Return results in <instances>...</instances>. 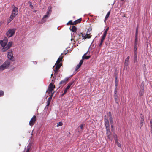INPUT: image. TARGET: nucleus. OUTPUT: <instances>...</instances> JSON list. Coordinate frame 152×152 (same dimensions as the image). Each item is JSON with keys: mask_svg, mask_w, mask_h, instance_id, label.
Listing matches in <instances>:
<instances>
[{"mask_svg": "<svg viewBox=\"0 0 152 152\" xmlns=\"http://www.w3.org/2000/svg\"><path fill=\"white\" fill-rule=\"evenodd\" d=\"M10 64V62L9 60H7L1 65L0 66V72L2 71L7 68Z\"/></svg>", "mask_w": 152, "mask_h": 152, "instance_id": "obj_1", "label": "nucleus"}, {"mask_svg": "<svg viewBox=\"0 0 152 152\" xmlns=\"http://www.w3.org/2000/svg\"><path fill=\"white\" fill-rule=\"evenodd\" d=\"M16 30V29L15 28L10 29L6 33L7 36L8 38L12 37L14 34Z\"/></svg>", "mask_w": 152, "mask_h": 152, "instance_id": "obj_2", "label": "nucleus"}, {"mask_svg": "<svg viewBox=\"0 0 152 152\" xmlns=\"http://www.w3.org/2000/svg\"><path fill=\"white\" fill-rule=\"evenodd\" d=\"M18 10L17 7L14 6L13 8L12 11V13L11 15L12 16L14 17L18 14Z\"/></svg>", "mask_w": 152, "mask_h": 152, "instance_id": "obj_3", "label": "nucleus"}, {"mask_svg": "<svg viewBox=\"0 0 152 152\" xmlns=\"http://www.w3.org/2000/svg\"><path fill=\"white\" fill-rule=\"evenodd\" d=\"M8 42V39L6 37H5L3 40H0V44L1 46L4 48L6 46Z\"/></svg>", "mask_w": 152, "mask_h": 152, "instance_id": "obj_4", "label": "nucleus"}, {"mask_svg": "<svg viewBox=\"0 0 152 152\" xmlns=\"http://www.w3.org/2000/svg\"><path fill=\"white\" fill-rule=\"evenodd\" d=\"M13 55V54L12 50H10L8 52L7 55V57L9 59L11 60L12 61H14V57Z\"/></svg>", "mask_w": 152, "mask_h": 152, "instance_id": "obj_5", "label": "nucleus"}, {"mask_svg": "<svg viewBox=\"0 0 152 152\" xmlns=\"http://www.w3.org/2000/svg\"><path fill=\"white\" fill-rule=\"evenodd\" d=\"M12 42H9L8 44L6 45V46L4 48H3L1 50L3 52H5L8 49L10 48L12 46Z\"/></svg>", "mask_w": 152, "mask_h": 152, "instance_id": "obj_6", "label": "nucleus"}, {"mask_svg": "<svg viewBox=\"0 0 152 152\" xmlns=\"http://www.w3.org/2000/svg\"><path fill=\"white\" fill-rule=\"evenodd\" d=\"M51 14V13L47 11V12L46 14L43 17L41 21L42 23H43L46 21V20H45V19L46 18H48V17H49Z\"/></svg>", "mask_w": 152, "mask_h": 152, "instance_id": "obj_7", "label": "nucleus"}, {"mask_svg": "<svg viewBox=\"0 0 152 152\" xmlns=\"http://www.w3.org/2000/svg\"><path fill=\"white\" fill-rule=\"evenodd\" d=\"M55 65L56 66V67L55 69L54 70L55 74L57 73L58 70L62 65V64L60 63H57L56 62L55 64Z\"/></svg>", "mask_w": 152, "mask_h": 152, "instance_id": "obj_8", "label": "nucleus"}, {"mask_svg": "<svg viewBox=\"0 0 152 152\" xmlns=\"http://www.w3.org/2000/svg\"><path fill=\"white\" fill-rule=\"evenodd\" d=\"M69 78V77H66L64 79L61 80L59 83L60 86H61V85H63V86L65 85L66 83V82L68 80Z\"/></svg>", "mask_w": 152, "mask_h": 152, "instance_id": "obj_9", "label": "nucleus"}, {"mask_svg": "<svg viewBox=\"0 0 152 152\" xmlns=\"http://www.w3.org/2000/svg\"><path fill=\"white\" fill-rule=\"evenodd\" d=\"M36 117L34 115L29 121V124L30 126H32L34 124L36 121Z\"/></svg>", "mask_w": 152, "mask_h": 152, "instance_id": "obj_10", "label": "nucleus"}, {"mask_svg": "<svg viewBox=\"0 0 152 152\" xmlns=\"http://www.w3.org/2000/svg\"><path fill=\"white\" fill-rule=\"evenodd\" d=\"M55 88V86L53 85L52 83H50L48 87V90L49 91V93H51L52 91Z\"/></svg>", "mask_w": 152, "mask_h": 152, "instance_id": "obj_11", "label": "nucleus"}, {"mask_svg": "<svg viewBox=\"0 0 152 152\" xmlns=\"http://www.w3.org/2000/svg\"><path fill=\"white\" fill-rule=\"evenodd\" d=\"M104 124L106 126V128H109L110 125L109 121L107 119V118L105 116L104 118Z\"/></svg>", "mask_w": 152, "mask_h": 152, "instance_id": "obj_12", "label": "nucleus"}, {"mask_svg": "<svg viewBox=\"0 0 152 152\" xmlns=\"http://www.w3.org/2000/svg\"><path fill=\"white\" fill-rule=\"evenodd\" d=\"M82 35L83 39H86V38H89L91 37V36H90L89 34H81Z\"/></svg>", "mask_w": 152, "mask_h": 152, "instance_id": "obj_13", "label": "nucleus"}, {"mask_svg": "<svg viewBox=\"0 0 152 152\" xmlns=\"http://www.w3.org/2000/svg\"><path fill=\"white\" fill-rule=\"evenodd\" d=\"M138 40L137 38H135L134 42V51H137V49Z\"/></svg>", "mask_w": 152, "mask_h": 152, "instance_id": "obj_14", "label": "nucleus"}, {"mask_svg": "<svg viewBox=\"0 0 152 152\" xmlns=\"http://www.w3.org/2000/svg\"><path fill=\"white\" fill-rule=\"evenodd\" d=\"M130 58L129 56H128L126 59L125 61L124 64V66H128V65L129 61Z\"/></svg>", "mask_w": 152, "mask_h": 152, "instance_id": "obj_15", "label": "nucleus"}, {"mask_svg": "<svg viewBox=\"0 0 152 152\" xmlns=\"http://www.w3.org/2000/svg\"><path fill=\"white\" fill-rule=\"evenodd\" d=\"M137 51H134V63H136L137 61Z\"/></svg>", "mask_w": 152, "mask_h": 152, "instance_id": "obj_16", "label": "nucleus"}, {"mask_svg": "<svg viewBox=\"0 0 152 152\" xmlns=\"http://www.w3.org/2000/svg\"><path fill=\"white\" fill-rule=\"evenodd\" d=\"M70 29L73 32H75L77 31V28L74 26H70Z\"/></svg>", "mask_w": 152, "mask_h": 152, "instance_id": "obj_17", "label": "nucleus"}, {"mask_svg": "<svg viewBox=\"0 0 152 152\" xmlns=\"http://www.w3.org/2000/svg\"><path fill=\"white\" fill-rule=\"evenodd\" d=\"M15 17L13 16H12L10 15V17L7 20V24H8L9 23H10L11 21L14 19Z\"/></svg>", "mask_w": 152, "mask_h": 152, "instance_id": "obj_18", "label": "nucleus"}, {"mask_svg": "<svg viewBox=\"0 0 152 152\" xmlns=\"http://www.w3.org/2000/svg\"><path fill=\"white\" fill-rule=\"evenodd\" d=\"M52 99V96H50L48 98V99L46 102L47 103V105L46 106V107L48 106L50 104V101L51 99Z\"/></svg>", "mask_w": 152, "mask_h": 152, "instance_id": "obj_19", "label": "nucleus"}, {"mask_svg": "<svg viewBox=\"0 0 152 152\" xmlns=\"http://www.w3.org/2000/svg\"><path fill=\"white\" fill-rule=\"evenodd\" d=\"M144 88L142 87V88H141V89L140 90L139 94L140 96H142L144 94Z\"/></svg>", "mask_w": 152, "mask_h": 152, "instance_id": "obj_20", "label": "nucleus"}, {"mask_svg": "<svg viewBox=\"0 0 152 152\" xmlns=\"http://www.w3.org/2000/svg\"><path fill=\"white\" fill-rule=\"evenodd\" d=\"M106 129L107 131L106 134L107 136H109L111 135V132L110 130V127L108 128H106Z\"/></svg>", "mask_w": 152, "mask_h": 152, "instance_id": "obj_21", "label": "nucleus"}, {"mask_svg": "<svg viewBox=\"0 0 152 152\" xmlns=\"http://www.w3.org/2000/svg\"><path fill=\"white\" fill-rule=\"evenodd\" d=\"M141 115L140 116L141 118V125H143V123L144 122V116L143 115H142L141 114Z\"/></svg>", "mask_w": 152, "mask_h": 152, "instance_id": "obj_22", "label": "nucleus"}, {"mask_svg": "<svg viewBox=\"0 0 152 152\" xmlns=\"http://www.w3.org/2000/svg\"><path fill=\"white\" fill-rule=\"evenodd\" d=\"M91 57V56H83L82 57V59L83 60L84 59H88Z\"/></svg>", "mask_w": 152, "mask_h": 152, "instance_id": "obj_23", "label": "nucleus"}, {"mask_svg": "<svg viewBox=\"0 0 152 152\" xmlns=\"http://www.w3.org/2000/svg\"><path fill=\"white\" fill-rule=\"evenodd\" d=\"M81 20V18L77 19V20H75L74 22V24H77L79 23L80 22Z\"/></svg>", "mask_w": 152, "mask_h": 152, "instance_id": "obj_24", "label": "nucleus"}, {"mask_svg": "<svg viewBox=\"0 0 152 152\" xmlns=\"http://www.w3.org/2000/svg\"><path fill=\"white\" fill-rule=\"evenodd\" d=\"M52 7L51 6H49L48 7L47 12L51 13Z\"/></svg>", "mask_w": 152, "mask_h": 152, "instance_id": "obj_25", "label": "nucleus"}, {"mask_svg": "<svg viewBox=\"0 0 152 152\" xmlns=\"http://www.w3.org/2000/svg\"><path fill=\"white\" fill-rule=\"evenodd\" d=\"M73 83L72 82H71V83H69V84H68V85H67V87L66 88V89H69V88H70V86H71L72 85Z\"/></svg>", "mask_w": 152, "mask_h": 152, "instance_id": "obj_26", "label": "nucleus"}, {"mask_svg": "<svg viewBox=\"0 0 152 152\" xmlns=\"http://www.w3.org/2000/svg\"><path fill=\"white\" fill-rule=\"evenodd\" d=\"M138 26H137L136 30L135 36V38H137V35L138 34Z\"/></svg>", "mask_w": 152, "mask_h": 152, "instance_id": "obj_27", "label": "nucleus"}, {"mask_svg": "<svg viewBox=\"0 0 152 152\" xmlns=\"http://www.w3.org/2000/svg\"><path fill=\"white\" fill-rule=\"evenodd\" d=\"M115 143L117 144V145L119 147H121V145L120 143L119 142L118 140H116L115 141Z\"/></svg>", "mask_w": 152, "mask_h": 152, "instance_id": "obj_28", "label": "nucleus"}, {"mask_svg": "<svg viewBox=\"0 0 152 152\" xmlns=\"http://www.w3.org/2000/svg\"><path fill=\"white\" fill-rule=\"evenodd\" d=\"M113 138L115 141L118 140V137L117 135L114 134L113 136Z\"/></svg>", "mask_w": 152, "mask_h": 152, "instance_id": "obj_29", "label": "nucleus"}, {"mask_svg": "<svg viewBox=\"0 0 152 152\" xmlns=\"http://www.w3.org/2000/svg\"><path fill=\"white\" fill-rule=\"evenodd\" d=\"M62 59V58L59 57L57 61H56V63H60V62L61 61Z\"/></svg>", "mask_w": 152, "mask_h": 152, "instance_id": "obj_30", "label": "nucleus"}, {"mask_svg": "<svg viewBox=\"0 0 152 152\" xmlns=\"http://www.w3.org/2000/svg\"><path fill=\"white\" fill-rule=\"evenodd\" d=\"M83 60L82 59L81 60H80V61L79 63V64L78 65L80 67L81 65L83 63Z\"/></svg>", "mask_w": 152, "mask_h": 152, "instance_id": "obj_31", "label": "nucleus"}, {"mask_svg": "<svg viewBox=\"0 0 152 152\" xmlns=\"http://www.w3.org/2000/svg\"><path fill=\"white\" fill-rule=\"evenodd\" d=\"M110 11L106 14L105 17V19H107L109 17V15H110Z\"/></svg>", "mask_w": 152, "mask_h": 152, "instance_id": "obj_32", "label": "nucleus"}, {"mask_svg": "<svg viewBox=\"0 0 152 152\" xmlns=\"http://www.w3.org/2000/svg\"><path fill=\"white\" fill-rule=\"evenodd\" d=\"M109 29V27H107L105 30L104 31V34H107V33Z\"/></svg>", "mask_w": 152, "mask_h": 152, "instance_id": "obj_33", "label": "nucleus"}, {"mask_svg": "<svg viewBox=\"0 0 152 152\" xmlns=\"http://www.w3.org/2000/svg\"><path fill=\"white\" fill-rule=\"evenodd\" d=\"M63 123L61 122H59V123H58L57 125V126H61L62 125Z\"/></svg>", "mask_w": 152, "mask_h": 152, "instance_id": "obj_34", "label": "nucleus"}, {"mask_svg": "<svg viewBox=\"0 0 152 152\" xmlns=\"http://www.w3.org/2000/svg\"><path fill=\"white\" fill-rule=\"evenodd\" d=\"M4 95V92L0 90V97L3 96Z\"/></svg>", "mask_w": 152, "mask_h": 152, "instance_id": "obj_35", "label": "nucleus"}, {"mask_svg": "<svg viewBox=\"0 0 152 152\" xmlns=\"http://www.w3.org/2000/svg\"><path fill=\"white\" fill-rule=\"evenodd\" d=\"M107 137H108V138L110 140H112V137L111 136V135L108 136H107Z\"/></svg>", "mask_w": 152, "mask_h": 152, "instance_id": "obj_36", "label": "nucleus"}, {"mask_svg": "<svg viewBox=\"0 0 152 152\" xmlns=\"http://www.w3.org/2000/svg\"><path fill=\"white\" fill-rule=\"evenodd\" d=\"M68 24H71L73 25L74 24V23H73L72 20L69 21L67 23V25H68Z\"/></svg>", "mask_w": 152, "mask_h": 152, "instance_id": "obj_37", "label": "nucleus"}, {"mask_svg": "<svg viewBox=\"0 0 152 152\" xmlns=\"http://www.w3.org/2000/svg\"><path fill=\"white\" fill-rule=\"evenodd\" d=\"M110 123L112 124L113 123V120L112 117L111 118H109Z\"/></svg>", "mask_w": 152, "mask_h": 152, "instance_id": "obj_38", "label": "nucleus"}, {"mask_svg": "<svg viewBox=\"0 0 152 152\" xmlns=\"http://www.w3.org/2000/svg\"><path fill=\"white\" fill-rule=\"evenodd\" d=\"M114 99L115 103L117 104H118V98H114Z\"/></svg>", "mask_w": 152, "mask_h": 152, "instance_id": "obj_39", "label": "nucleus"}, {"mask_svg": "<svg viewBox=\"0 0 152 152\" xmlns=\"http://www.w3.org/2000/svg\"><path fill=\"white\" fill-rule=\"evenodd\" d=\"M80 67V66H79L78 65H77L76 66V67L75 68V71H77Z\"/></svg>", "mask_w": 152, "mask_h": 152, "instance_id": "obj_40", "label": "nucleus"}, {"mask_svg": "<svg viewBox=\"0 0 152 152\" xmlns=\"http://www.w3.org/2000/svg\"><path fill=\"white\" fill-rule=\"evenodd\" d=\"M109 118H111V117H112V115L111 114V112H109Z\"/></svg>", "mask_w": 152, "mask_h": 152, "instance_id": "obj_41", "label": "nucleus"}, {"mask_svg": "<svg viewBox=\"0 0 152 152\" xmlns=\"http://www.w3.org/2000/svg\"><path fill=\"white\" fill-rule=\"evenodd\" d=\"M117 88H115L114 91V94H117Z\"/></svg>", "mask_w": 152, "mask_h": 152, "instance_id": "obj_42", "label": "nucleus"}, {"mask_svg": "<svg viewBox=\"0 0 152 152\" xmlns=\"http://www.w3.org/2000/svg\"><path fill=\"white\" fill-rule=\"evenodd\" d=\"M83 124H81L80 126V128L81 129V130H83Z\"/></svg>", "mask_w": 152, "mask_h": 152, "instance_id": "obj_43", "label": "nucleus"}, {"mask_svg": "<svg viewBox=\"0 0 152 152\" xmlns=\"http://www.w3.org/2000/svg\"><path fill=\"white\" fill-rule=\"evenodd\" d=\"M29 7L31 8L32 9H34V7L32 4H29Z\"/></svg>", "mask_w": 152, "mask_h": 152, "instance_id": "obj_44", "label": "nucleus"}, {"mask_svg": "<svg viewBox=\"0 0 152 152\" xmlns=\"http://www.w3.org/2000/svg\"><path fill=\"white\" fill-rule=\"evenodd\" d=\"M114 98H118L117 94H114Z\"/></svg>", "mask_w": 152, "mask_h": 152, "instance_id": "obj_45", "label": "nucleus"}, {"mask_svg": "<svg viewBox=\"0 0 152 152\" xmlns=\"http://www.w3.org/2000/svg\"><path fill=\"white\" fill-rule=\"evenodd\" d=\"M141 86V88H142L143 87V88H144V82H142Z\"/></svg>", "mask_w": 152, "mask_h": 152, "instance_id": "obj_46", "label": "nucleus"}, {"mask_svg": "<svg viewBox=\"0 0 152 152\" xmlns=\"http://www.w3.org/2000/svg\"><path fill=\"white\" fill-rule=\"evenodd\" d=\"M68 90V89H66V88L64 91V94H65L66 93Z\"/></svg>", "mask_w": 152, "mask_h": 152, "instance_id": "obj_47", "label": "nucleus"}, {"mask_svg": "<svg viewBox=\"0 0 152 152\" xmlns=\"http://www.w3.org/2000/svg\"><path fill=\"white\" fill-rule=\"evenodd\" d=\"M110 125H111V127L112 128V129L113 128V123L112 124L110 123Z\"/></svg>", "mask_w": 152, "mask_h": 152, "instance_id": "obj_48", "label": "nucleus"}, {"mask_svg": "<svg viewBox=\"0 0 152 152\" xmlns=\"http://www.w3.org/2000/svg\"><path fill=\"white\" fill-rule=\"evenodd\" d=\"M117 77H115V83H117L118 84V81H117Z\"/></svg>", "mask_w": 152, "mask_h": 152, "instance_id": "obj_49", "label": "nucleus"}, {"mask_svg": "<svg viewBox=\"0 0 152 152\" xmlns=\"http://www.w3.org/2000/svg\"><path fill=\"white\" fill-rule=\"evenodd\" d=\"M106 34H104L103 33V35L102 36V37H104V38H105V37H106Z\"/></svg>", "mask_w": 152, "mask_h": 152, "instance_id": "obj_50", "label": "nucleus"}, {"mask_svg": "<svg viewBox=\"0 0 152 152\" xmlns=\"http://www.w3.org/2000/svg\"><path fill=\"white\" fill-rule=\"evenodd\" d=\"M88 51L87 52L85 53L83 56H85L86 55L87 53H88Z\"/></svg>", "mask_w": 152, "mask_h": 152, "instance_id": "obj_51", "label": "nucleus"}, {"mask_svg": "<svg viewBox=\"0 0 152 152\" xmlns=\"http://www.w3.org/2000/svg\"><path fill=\"white\" fill-rule=\"evenodd\" d=\"M29 148H27L26 152H29Z\"/></svg>", "mask_w": 152, "mask_h": 152, "instance_id": "obj_52", "label": "nucleus"}, {"mask_svg": "<svg viewBox=\"0 0 152 152\" xmlns=\"http://www.w3.org/2000/svg\"><path fill=\"white\" fill-rule=\"evenodd\" d=\"M102 44L101 43H100L99 45V47L100 48L102 46Z\"/></svg>", "mask_w": 152, "mask_h": 152, "instance_id": "obj_53", "label": "nucleus"}, {"mask_svg": "<svg viewBox=\"0 0 152 152\" xmlns=\"http://www.w3.org/2000/svg\"><path fill=\"white\" fill-rule=\"evenodd\" d=\"M117 85H118V83H115V86L116 87L115 88H117Z\"/></svg>", "mask_w": 152, "mask_h": 152, "instance_id": "obj_54", "label": "nucleus"}, {"mask_svg": "<svg viewBox=\"0 0 152 152\" xmlns=\"http://www.w3.org/2000/svg\"><path fill=\"white\" fill-rule=\"evenodd\" d=\"M28 3H29V4H32L31 2L30 1H28Z\"/></svg>", "mask_w": 152, "mask_h": 152, "instance_id": "obj_55", "label": "nucleus"}, {"mask_svg": "<svg viewBox=\"0 0 152 152\" xmlns=\"http://www.w3.org/2000/svg\"><path fill=\"white\" fill-rule=\"evenodd\" d=\"M3 23V22H0V26Z\"/></svg>", "mask_w": 152, "mask_h": 152, "instance_id": "obj_56", "label": "nucleus"}, {"mask_svg": "<svg viewBox=\"0 0 152 152\" xmlns=\"http://www.w3.org/2000/svg\"><path fill=\"white\" fill-rule=\"evenodd\" d=\"M105 39V38H104V37H102V38L101 39H103V40H104Z\"/></svg>", "mask_w": 152, "mask_h": 152, "instance_id": "obj_57", "label": "nucleus"}, {"mask_svg": "<svg viewBox=\"0 0 152 152\" xmlns=\"http://www.w3.org/2000/svg\"><path fill=\"white\" fill-rule=\"evenodd\" d=\"M53 93H52V94H51V96H52V97L53 96Z\"/></svg>", "mask_w": 152, "mask_h": 152, "instance_id": "obj_58", "label": "nucleus"}, {"mask_svg": "<svg viewBox=\"0 0 152 152\" xmlns=\"http://www.w3.org/2000/svg\"><path fill=\"white\" fill-rule=\"evenodd\" d=\"M104 41V40H103V39H101V41H102V42H103Z\"/></svg>", "mask_w": 152, "mask_h": 152, "instance_id": "obj_59", "label": "nucleus"}, {"mask_svg": "<svg viewBox=\"0 0 152 152\" xmlns=\"http://www.w3.org/2000/svg\"><path fill=\"white\" fill-rule=\"evenodd\" d=\"M53 73H52L51 75V77H52V76H53Z\"/></svg>", "mask_w": 152, "mask_h": 152, "instance_id": "obj_60", "label": "nucleus"}, {"mask_svg": "<svg viewBox=\"0 0 152 152\" xmlns=\"http://www.w3.org/2000/svg\"><path fill=\"white\" fill-rule=\"evenodd\" d=\"M103 42H102V41H101V42H100V43H101L102 44Z\"/></svg>", "mask_w": 152, "mask_h": 152, "instance_id": "obj_61", "label": "nucleus"}, {"mask_svg": "<svg viewBox=\"0 0 152 152\" xmlns=\"http://www.w3.org/2000/svg\"><path fill=\"white\" fill-rule=\"evenodd\" d=\"M34 62L35 63H36V64H37V62L36 61H35Z\"/></svg>", "mask_w": 152, "mask_h": 152, "instance_id": "obj_62", "label": "nucleus"}, {"mask_svg": "<svg viewBox=\"0 0 152 152\" xmlns=\"http://www.w3.org/2000/svg\"><path fill=\"white\" fill-rule=\"evenodd\" d=\"M65 94H64V93H63V94H62V96L63 95H64Z\"/></svg>", "mask_w": 152, "mask_h": 152, "instance_id": "obj_63", "label": "nucleus"}, {"mask_svg": "<svg viewBox=\"0 0 152 152\" xmlns=\"http://www.w3.org/2000/svg\"><path fill=\"white\" fill-rule=\"evenodd\" d=\"M65 94H64V93H63V94H62V96L63 95H64Z\"/></svg>", "mask_w": 152, "mask_h": 152, "instance_id": "obj_64", "label": "nucleus"}]
</instances>
